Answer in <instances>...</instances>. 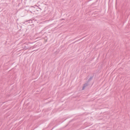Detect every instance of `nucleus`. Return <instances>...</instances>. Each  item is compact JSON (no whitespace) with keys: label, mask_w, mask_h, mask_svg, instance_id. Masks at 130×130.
Returning <instances> with one entry per match:
<instances>
[{"label":"nucleus","mask_w":130,"mask_h":130,"mask_svg":"<svg viewBox=\"0 0 130 130\" xmlns=\"http://www.w3.org/2000/svg\"><path fill=\"white\" fill-rule=\"evenodd\" d=\"M64 20V19H60V20H61V21H62V20Z\"/></svg>","instance_id":"7ed1b4c3"},{"label":"nucleus","mask_w":130,"mask_h":130,"mask_svg":"<svg viewBox=\"0 0 130 130\" xmlns=\"http://www.w3.org/2000/svg\"><path fill=\"white\" fill-rule=\"evenodd\" d=\"M88 85V83H86L84 84V86L83 87V88L82 89V90H84V89Z\"/></svg>","instance_id":"f257e3e1"},{"label":"nucleus","mask_w":130,"mask_h":130,"mask_svg":"<svg viewBox=\"0 0 130 130\" xmlns=\"http://www.w3.org/2000/svg\"><path fill=\"white\" fill-rule=\"evenodd\" d=\"M35 47V45H34V47Z\"/></svg>","instance_id":"20e7f679"},{"label":"nucleus","mask_w":130,"mask_h":130,"mask_svg":"<svg viewBox=\"0 0 130 130\" xmlns=\"http://www.w3.org/2000/svg\"><path fill=\"white\" fill-rule=\"evenodd\" d=\"M93 77H90V78L88 79V81H90L92 78Z\"/></svg>","instance_id":"f03ea898"}]
</instances>
